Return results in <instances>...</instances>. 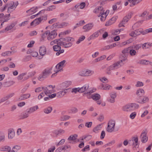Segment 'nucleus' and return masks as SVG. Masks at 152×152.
Masks as SVG:
<instances>
[{
  "instance_id": "nucleus-58",
  "label": "nucleus",
  "mask_w": 152,
  "mask_h": 152,
  "mask_svg": "<svg viewBox=\"0 0 152 152\" xmlns=\"http://www.w3.org/2000/svg\"><path fill=\"white\" fill-rule=\"evenodd\" d=\"M53 42L54 44H56L59 45H60V42H61V39H56L55 40H54L53 41Z\"/></svg>"
},
{
  "instance_id": "nucleus-52",
  "label": "nucleus",
  "mask_w": 152,
  "mask_h": 152,
  "mask_svg": "<svg viewBox=\"0 0 152 152\" xmlns=\"http://www.w3.org/2000/svg\"><path fill=\"white\" fill-rule=\"evenodd\" d=\"M115 142V140H113L110 141V142L104 145V147H106L108 146H111L112 145L114 144Z\"/></svg>"
},
{
  "instance_id": "nucleus-39",
  "label": "nucleus",
  "mask_w": 152,
  "mask_h": 152,
  "mask_svg": "<svg viewBox=\"0 0 152 152\" xmlns=\"http://www.w3.org/2000/svg\"><path fill=\"white\" fill-rule=\"evenodd\" d=\"M102 124H99L94 128L93 129V132H94L97 133L98 131L99 130L102 128Z\"/></svg>"
},
{
  "instance_id": "nucleus-26",
  "label": "nucleus",
  "mask_w": 152,
  "mask_h": 152,
  "mask_svg": "<svg viewBox=\"0 0 152 152\" xmlns=\"http://www.w3.org/2000/svg\"><path fill=\"white\" fill-rule=\"evenodd\" d=\"M43 92L45 95L48 96V95H49L50 94L53 92V91L52 90L50 89L48 87H43Z\"/></svg>"
},
{
  "instance_id": "nucleus-13",
  "label": "nucleus",
  "mask_w": 152,
  "mask_h": 152,
  "mask_svg": "<svg viewBox=\"0 0 152 152\" xmlns=\"http://www.w3.org/2000/svg\"><path fill=\"white\" fill-rule=\"evenodd\" d=\"M94 26V24L93 23H90L84 26L83 27L82 29L84 32H89L92 29Z\"/></svg>"
},
{
  "instance_id": "nucleus-18",
  "label": "nucleus",
  "mask_w": 152,
  "mask_h": 152,
  "mask_svg": "<svg viewBox=\"0 0 152 152\" xmlns=\"http://www.w3.org/2000/svg\"><path fill=\"white\" fill-rule=\"evenodd\" d=\"M101 30H100L95 32L88 37V40L90 41L98 37L99 35V33L101 32Z\"/></svg>"
},
{
  "instance_id": "nucleus-34",
  "label": "nucleus",
  "mask_w": 152,
  "mask_h": 152,
  "mask_svg": "<svg viewBox=\"0 0 152 152\" xmlns=\"http://www.w3.org/2000/svg\"><path fill=\"white\" fill-rule=\"evenodd\" d=\"M142 44H137L134 45H133L130 46L131 49H134L136 50H138L142 46Z\"/></svg>"
},
{
  "instance_id": "nucleus-21",
  "label": "nucleus",
  "mask_w": 152,
  "mask_h": 152,
  "mask_svg": "<svg viewBox=\"0 0 152 152\" xmlns=\"http://www.w3.org/2000/svg\"><path fill=\"white\" fill-rule=\"evenodd\" d=\"M149 100V98L146 96H144L142 98H137L138 102L141 104L145 103L148 102Z\"/></svg>"
},
{
  "instance_id": "nucleus-5",
  "label": "nucleus",
  "mask_w": 152,
  "mask_h": 152,
  "mask_svg": "<svg viewBox=\"0 0 152 152\" xmlns=\"http://www.w3.org/2000/svg\"><path fill=\"white\" fill-rule=\"evenodd\" d=\"M94 73V71L88 69H84L79 72V75L83 77L91 76Z\"/></svg>"
},
{
  "instance_id": "nucleus-24",
  "label": "nucleus",
  "mask_w": 152,
  "mask_h": 152,
  "mask_svg": "<svg viewBox=\"0 0 152 152\" xmlns=\"http://www.w3.org/2000/svg\"><path fill=\"white\" fill-rule=\"evenodd\" d=\"M72 82L71 81H66L61 84V88L63 89H66L70 86Z\"/></svg>"
},
{
  "instance_id": "nucleus-36",
  "label": "nucleus",
  "mask_w": 152,
  "mask_h": 152,
  "mask_svg": "<svg viewBox=\"0 0 152 152\" xmlns=\"http://www.w3.org/2000/svg\"><path fill=\"white\" fill-rule=\"evenodd\" d=\"M29 114H30L27 112V110H26V112L23 113L21 114V118L24 119L27 118L29 116Z\"/></svg>"
},
{
  "instance_id": "nucleus-63",
  "label": "nucleus",
  "mask_w": 152,
  "mask_h": 152,
  "mask_svg": "<svg viewBox=\"0 0 152 152\" xmlns=\"http://www.w3.org/2000/svg\"><path fill=\"white\" fill-rule=\"evenodd\" d=\"M140 26L139 23L137 22L134 24L132 27V29L134 30V29L137 28Z\"/></svg>"
},
{
  "instance_id": "nucleus-8",
  "label": "nucleus",
  "mask_w": 152,
  "mask_h": 152,
  "mask_svg": "<svg viewBox=\"0 0 152 152\" xmlns=\"http://www.w3.org/2000/svg\"><path fill=\"white\" fill-rule=\"evenodd\" d=\"M122 65L121 62H120L119 61L114 63L107 68V70L108 71L107 73L108 74H110L111 72L110 71L117 69Z\"/></svg>"
},
{
  "instance_id": "nucleus-17",
  "label": "nucleus",
  "mask_w": 152,
  "mask_h": 152,
  "mask_svg": "<svg viewBox=\"0 0 152 152\" xmlns=\"http://www.w3.org/2000/svg\"><path fill=\"white\" fill-rule=\"evenodd\" d=\"M110 98L108 99V101L110 102L113 103L115 102V99L117 96V94L116 92H113L110 94Z\"/></svg>"
},
{
  "instance_id": "nucleus-14",
  "label": "nucleus",
  "mask_w": 152,
  "mask_h": 152,
  "mask_svg": "<svg viewBox=\"0 0 152 152\" xmlns=\"http://www.w3.org/2000/svg\"><path fill=\"white\" fill-rule=\"evenodd\" d=\"M60 46V45H54L53 46V49L55 51L58 52L56 53V55L57 56L59 55L61 53H63L64 52V50L63 49H61Z\"/></svg>"
},
{
  "instance_id": "nucleus-45",
  "label": "nucleus",
  "mask_w": 152,
  "mask_h": 152,
  "mask_svg": "<svg viewBox=\"0 0 152 152\" xmlns=\"http://www.w3.org/2000/svg\"><path fill=\"white\" fill-rule=\"evenodd\" d=\"M64 40L67 41L68 42H73L75 41L74 39L72 37H68L65 38H64Z\"/></svg>"
},
{
  "instance_id": "nucleus-35",
  "label": "nucleus",
  "mask_w": 152,
  "mask_h": 152,
  "mask_svg": "<svg viewBox=\"0 0 152 152\" xmlns=\"http://www.w3.org/2000/svg\"><path fill=\"white\" fill-rule=\"evenodd\" d=\"M86 6V4L85 2H83L81 3L80 4H78L75 6V7L76 8H80V9H83Z\"/></svg>"
},
{
  "instance_id": "nucleus-49",
  "label": "nucleus",
  "mask_w": 152,
  "mask_h": 152,
  "mask_svg": "<svg viewBox=\"0 0 152 152\" xmlns=\"http://www.w3.org/2000/svg\"><path fill=\"white\" fill-rule=\"evenodd\" d=\"M26 74V73H23L19 75L17 77V79L18 80H22L24 76Z\"/></svg>"
},
{
  "instance_id": "nucleus-46",
  "label": "nucleus",
  "mask_w": 152,
  "mask_h": 152,
  "mask_svg": "<svg viewBox=\"0 0 152 152\" xmlns=\"http://www.w3.org/2000/svg\"><path fill=\"white\" fill-rule=\"evenodd\" d=\"M14 83L12 81H9L5 83L4 84V87H7L12 85Z\"/></svg>"
},
{
  "instance_id": "nucleus-60",
  "label": "nucleus",
  "mask_w": 152,
  "mask_h": 152,
  "mask_svg": "<svg viewBox=\"0 0 152 152\" xmlns=\"http://www.w3.org/2000/svg\"><path fill=\"white\" fill-rule=\"evenodd\" d=\"M10 51H7L5 52L4 53H3L1 55L3 56H9L10 55Z\"/></svg>"
},
{
  "instance_id": "nucleus-22",
  "label": "nucleus",
  "mask_w": 152,
  "mask_h": 152,
  "mask_svg": "<svg viewBox=\"0 0 152 152\" xmlns=\"http://www.w3.org/2000/svg\"><path fill=\"white\" fill-rule=\"evenodd\" d=\"M132 15L133 13L132 12H130L122 20L126 24L131 18Z\"/></svg>"
},
{
  "instance_id": "nucleus-48",
  "label": "nucleus",
  "mask_w": 152,
  "mask_h": 152,
  "mask_svg": "<svg viewBox=\"0 0 152 152\" xmlns=\"http://www.w3.org/2000/svg\"><path fill=\"white\" fill-rule=\"evenodd\" d=\"M53 26L54 27H57L58 28H63L61 23H56L53 24Z\"/></svg>"
},
{
  "instance_id": "nucleus-62",
  "label": "nucleus",
  "mask_w": 152,
  "mask_h": 152,
  "mask_svg": "<svg viewBox=\"0 0 152 152\" xmlns=\"http://www.w3.org/2000/svg\"><path fill=\"white\" fill-rule=\"evenodd\" d=\"M152 32V28H150L148 29H146L143 31V35L146 34L149 32Z\"/></svg>"
},
{
  "instance_id": "nucleus-44",
  "label": "nucleus",
  "mask_w": 152,
  "mask_h": 152,
  "mask_svg": "<svg viewBox=\"0 0 152 152\" xmlns=\"http://www.w3.org/2000/svg\"><path fill=\"white\" fill-rule=\"evenodd\" d=\"M15 26V24L14 23H12L10 25L7 26L5 28V30L8 31L11 29Z\"/></svg>"
},
{
  "instance_id": "nucleus-20",
  "label": "nucleus",
  "mask_w": 152,
  "mask_h": 152,
  "mask_svg": "<svg viewBox=\"0 0 152 152\" xmlns=\"http://www.w3.org/2000/svg\"><path fill=\"white\" fill-rule=\"evenodd\" d=\"M146 133L144 132H142L140 136L141 142L143 143L146 142L148 140V137L146 136Z\"/></svg>"
},
{
  "instance_id": "nucleus-10",
  "label": "nucleus",
  "mask_w": 152,
  "mask_h": 152,
  "mask_svg": "<svg viewBox=\"0 0 152 152\" xmlns=\"http://www.w3.org/2000/svg\"><path fill=\"white\" fill-rule=\"evenodd\" d=\"M18 4V2H12L9 4H7V5L8 6V12H11L13 11V10H14Z\"/></svg>"
},
{
  "instance_id": "nucleus-11",
  "label": "nucleus",
  "mask_w": 152,
  "mask_h": 152,
  "mask_svg": "<svg viewBox=\"0 0 152 152\" xmlns=\"http://www.w3.org/2000/svg\"><path fill=\"white\" fill-rule=\"evenodd\" d=\"M66 61L63 60L58 63L56 66L57 70H56V73L59 71H63V68L65 66V63Z\"/></svg>"
},
{
  "instance_id": "nucleus-59",
  "label": "nucleus",
  "mask_w": 152,
  "mask_h": 152,
  "mask_svg": "<svg viewBox=\"0 0 152 152\" xmlns=\"http://www.w3.org/2000/svg\"><path fill=\"white\" fill-rule=\"evenodd\" d=\"M56 9L55 6L52 5L48 7L46 10L47 11H52Z\"/></svg>"
},
{
  "instance_id": "nucleus-19",
  "label": "nucleus",
  "mask_w": 152,
  "mask_h": 152,
  "mask_svg": "<svg viewBox=\"0 0 152 152\" xmlns=\"http://www.w3.org/2000/svg\"><path fill=\"white\" fill-rule=\"evenodd\" d=\"M111 88L112 86L108 84H104L101 83L99 86V88L100 89L105 90H109Z\"/></svg>"
},
{
  "instance_id": "nucleus-57",
  "label": "nucleus",
  "mask_w": 152,
  "mask_h": 152,
  "mask_svg": "<svg viewBox=\"0 0 152 152\" xmlns=\"http://www.w3.org/2000/svg\"><path fill=\"white\" fill-rule=\"evenodd\" d=\"M99 80L103 83H105V82L107 83L108 81V79L105 77H101L99 78Z\"/></svg>"
},
{
  "instance_id": "nucleus-42",
  "label": "nucleus",
  "mask_w": 152,
  "mask_h": 152,
  "mask_svg": "<svg viewBox=\"0 0 152 152\" xmlns=\"http://www.w3.org/2000/svg\"><path fill=\"white\" fill-rule=\"evenodd\" d=\"M129 52L130 55L132 56H134L137 54L136 51L134 49H130Z\"/></svg>"
},
{
  "instance_id": "nucleus-37",
  "label": "nucleus",
  "mask_w": 152,
  "mask_h": 152,
  "mask_svg": "<svg viewBox=\"0 0 152 152\" xmlns=\"http://www.w3.org/2000/svg\"><path fill=\"white\" fill-rule=\"evenodd\" d=\"M77 137V135L76 134L72 135L68 138L67 140L69 141H74L76 139Z\"/></svg>"
},
{
  "instance_id": "nucleus-23",
  "label": "nucleus",
  "mask_w": 152,
  "mask_h": 152,
  "mask_svg": "<svg viewBox=\"0 0 152 152\" xmlns=\"http://www.w3.org/2000/svg\"><path fill=\"white\" fill-rule=\"evenodd\" d=\"M39 54L42 56H45L46 53V47L42 46L40 47L39 51Z\"/></svg>"
},
{
  "instance_id": "nucleus-61",
  "label": "nucleus",
  "mask_w": 152,
  "mask_h": 152,
  "mask_svg": "<svg viewBox=\"0 0 152 152\" xmlns=\"http://www.w3.org/2000/svg\"><path fill=\"white\" fill-rule=\"evenodd\" d=\"M70 117L68 115H64L62 116L61 118V120L62 121H65L69 119Z\"/></svg>"
},
{
  "instance_id": "nucleus-31",
  "label": "nucleus",
  "mask_w": 152,
  "mask_h": 152,
  "mask_svg": "<svg viewBox=\"0 0 152 152\" xmlns=\"http://www.w3.org/2000/svg\"><path fill=\"white\" fill-rule=\"evenodd\" d=\"M30 96V94H24L21 95L19 98L20 100H23L29 98Z\"/></svg>"
},
{
  "instance_id": "nucleus-16",
  "label": "nucleus",
  "mask_w": 152,
  "mask_h": 152,
  "mask_svg": "<svg viewBox=\"0 0 152 152\" xmlns=\"http://www.w3.org/2000/svg\"><path fill=\"white\" fill-rule=\"evenodd\" d=\"M129 142L132 143L133 148H138L139 146L138 143V138L137 137H134L132 138V140Z\"/></svg>"
},
{
  "instance_id": "nucleus-51",
  "label": "nucleus",
  "mask_w": 152,
  "mask_h": 152,
  "mask_svg": "<svg viewBox=\"0 0 152 152\" xmlns=\"http://www.w3.org/2000/svg\"><path fill=\"white\" fill-rule=\"evenodd\" d=\"M137 115V113L135 112L132 113L130 115L129 118L132 119H133Z\"/></svg>"
},
{
  "instance_id": "nucleus-6",
  "label": "nucleus",
  "mask_w": 152,
  "mask_h": 152,
  "mask_svg": "<svg viewBox=\"0 0 152 152\" xmlns=\"http://www.w3.org/2000/svg\"><path fill=\"white\" fill-rule=\"evenodd\" d=\"M115 125V121L113 120H110L108 122L106 128L107 131L109 132H112L114 131Z\"/></svg>"
},
{
  "instance_id": "nucleus-3",
  "label": "nucleus",
  "mask_w": 152,
  "mask_h": 152,
  "mask_svg": "<svg viewBox=\"0 0 152 152\" xmlns=\"http://www.w3.org/2000/svg\"><path fill=\"white\" fill-rule=\"evenodd\" d=\"M52 69V67H51L44 69L42 73L38 77L37 79L39 81H42L47 78L52 74L51 71Z\"/></svg>"
},
{
  "instance_id": "nucleus-50",
  "label": "nucleus",
  "mask_w": 152,
  "mask_h": 152,
  "mask_svg": "<svg viewBox=\"0 0 152 152\" xmlns=\"http://www.w3.org/2000/svg\"><path fill=\"white\" fill-rule=\"evenodd\" d=\"M142 48L143 49L148 48L150 47V43H145L142 44Z\"/></svg>"
},
{
  "instance_id": "nucleus-29",
  "label": "nucleus",
  "mask_w": 152,
  "mask_h": 152,
  "mask_svg": "<svg viewBox=\"0 0 152 152\" xmlns=\"http://www.w3.org/2000/svg\"><path fill=\"white\" fill-rule=\"evenodd\" d=\"M15 136V132L13 129H10L8 130V137L9 139H12Z\"/></svg>"
},
{
  "instance_id": "nucleus-55",
  "label": "nucleus",
  "mask_w": 152,
  "mask_h": 152,
  "mask_svg": "<svg viewBox=\"0 0 152 152\" xmlns=\"http://www.w3.org/2000/svg\"><path fill=\"white\" fill-rule=\"evenodd\" d=\"M65 139H62L58 143L56 144L57 146L63 145L65 142Z\"/></svg>"
},
{
  "instance_id": "nucleus-38",
  "label": "nucleus",
  "mask_w": 152,
  "mask_h": 152,
  "mask_svg": "<svg viewBox=\"0 0 152 152\" xmlns=\"http://www.w3.org/2000/svg\"><path fill=\"white\" fill-rule=\"evenodd\" d=\"M92 98L94 100H97L100 99V96L98 94H94L92 95Z\"/></svg>"
},
{
  "instance_id": "nucleus-43",
  "label": "nucleus",
  "mask_w": 152,
  "mask_h": 152,
  "mask_svg": "<svg viewBox=\"0 0 152 152\" xmlns=\"http://www.w3.org/2000/svg\"><path fill=\"white\" fill-rule=\"evenodd\" d=\"M85 38L86 37L84 36H81L77 40V41L76 43L77 44H79L81 42L83 41L85 39Z\"/></svg>"
},
{
  "instance_id": "nucleus-40",
  "label": "nucleus",
  "mask_w": 152,
  "mask_h": 152,
  "mask_svg": "<svg viewBox=\"0 0 152 152\" xmlns=\"http://www.w3.org/2000/svg\"><path fill=\"white\" fill-rule=\"evenodd\" d=\"M128 1L130 7H133L137 4V0H128Z\"/></svg>"
},
{
  "instance_id": "nucleus-27",
  "label": "nucleus",
  "mask_w": 152,
  "mask_h": 152,
  "mask_svg": "<svg viewBox=\"0 0 152 152\" xmlns=\"http://www.w3.org/2000/svg\"><path fill=\"white\" fill-rule=\"evenodd\" d=\"M65 132V130L63 129H60L59 130H55L53 132V134H55L56 137H57L59 135L64 134Z\"/></svg>"
},
{
  "instance_id": "nucleus-41",
  "label": "nucleus",
  "mask_w": 152,
  "mask_h": 152,
  "mask_svg": "<svg viewBox=\"0 0 152 152\" xmlns=\"http://www.w3.org/2000/svg\"><path fill=\"white\" fill-rule=\"evenodd\" d=\"M65 95V92L63 91H61L56 93V96L58 98H61Z\"/></svg>"
},
{
  "instance_id": "nucleus-47",
  "label": "nucleus",
  "mask_w": 152,
  "mask_h": 152,
  "mask_svg": "<svg viewBox=\"0 0 152 152\" xmlns=\"http://www.w3.org/2000/svg\"><path fill=\"white\" fill-rule=\"evenodd\" d=\"M131 42L130 41V40H128L127 41H126L124 42H123L119 44L118 45L119 47H122L127 44H128Z\"/></svg>"
},
{
  "instance_id": "nucleus-25",
  "label": "nucleus",
  "mask_w": 152,
  "mask_h": 152,
  "mask_svg": "<svg viewBox=\"0 0 152 152\" xmlns=\"http://www.w3.org/2000/svg\"><path fill=\"white\" fill-rule=\"evenodd\" d=\"M130 49H131L130 47L126 48L122 50V55L121 56L123 57H126L129 52Z\"/></svg>"
},
{
  "instance_id": "nucleus-33",
  "label": "nucleus",
  "mask_w": 152,
  "mask_h": 152,
  "mask_svg": "<svg viewBox=\"0 0 152 152\" xmlns=\"http://www.w3.org/2000/svg\"><path fill=\"white\" fill-rule=\"evenodd\" d=\"M52 107L51 106H49L44 109V112L46 114H48L50 113L52 111Z\"/></svg>"
},
{
  "instance_id": "nucleus-9",
  "label": "nucleus",
  "mask_w": 152,
  "mask_h": 152,
  "mask_svg": "<svg viewBox=\"0 0 152 152\" xmlns=\"http://www.w3.org/2000/svg\"><path fill=\"white\" fill-rule=\"evenodd\" d=\"M89 86L88 85H84L82 87L80 88V93L85 92L84 94H91L93 93V92L92 91L89 90Z\"/></svg>"
},
{
  "instance_id": "nucleus-54",
  "label": "nucleus",
  "mask_w": 152,
  "mask_h": 152,
  "mask_svg": "<svg viewBox=\"0 0 152 152\" xmlns=\"http://www.w3.org/2000/svg\"><path fill=\"white\" fill-rule=\"evenodd\" d=\"M36 74V72L33 71L30 72L29 73V75L27 77H25V80H26L29 78L30 77H32L34 76Z\"/></svg>"
},
{
  "instance_id": "nucleus-15",
  "label": "nucleus",
  "mask_w": 152,
  "mask_h": 152,
  "mask_svg": "<svg viewBox=\"0 0 152 152\" xmlns=\"http://www.w3.org/2000/svg\"><path fill=\"white\" fill-rule=\"evenodd\" d=\"M64 40V38H61L60 45L65 48L70 47L72 45L71 42H68Z\"/></svg>"
},
{
  "instance_id": "nucleus-12",
  "label": "nucleus",
  "mask_w": 152,
  "mask_h": 152,
  "mask_svg": "<svg viewBox=\"0 0 152 152\" xmlns=\"http://www.w3.org/2000/svg\"><path fill=\"white\" fill-rule=\"evenodd\" d=\"M143 29L141 28H140L136 30H135L134 31H132L129 35L132 37H135L141 34L143 35Z\"/></svg>"
},
{
  "instance_id": "nucleus-32",
  "label": "nucleus",
  "mask_w": 152,
  "mask_h": 152,
  "mask_svg": "<svg viewBox=\"0 0 152 152\" xmlns=\"http://www.w3.org/2000/svg\"><path fill=\"white\" fill-rule=\"evenodd\" d=\"M37 9V7H34L30 9L29 10L26 11V12L29 13V15H31L36 12Z\"/></svg>"
},
{
  "instance_id": "nucleus-53",
  "label": "nucleus",
  "mask_w": 152,
  "mask_h": 152,
  "mask_svg": "<svg viewBox=\"0 0 152 152\" xmlns=\"http://www.w3.org/2000/svg\"><path fill=\"white\" fill-rule=\"evenodd\" d=\"M70 113H75L78 111V109L75 107L72 108L70 110Z\"/></svg>"
},
{
  "instance_id": "nucleus-1",
  "label": "nucleus",
  "mask_w": 152,
  "mask_h": 152,
  "mask_svg": "<svg viewBox=\"0 0 152 152\" xmlns=\"http://www.w3.org/2000/svg\"><path fill=\"white\" fill-rule=\"evenodd\" d=\"M103 7H99L95 8L94 12L96 14L99 13V14L98 15V17H101L100 20L102 21H104L106 18L109 13V10H107L105 12H104Z\"/></svg>"
},
{
  "instance_id": "nucleus-28",
  "label": "nucleus",
  "mask_w": 152,
  "mask_h": 152,
  "mask_svg": "<svg viewBox=\"0 0 152 152\" xmlns=\"http://www.w3.org/2000/svg\"><path fill=\"white\" fill-rule=\"evenodd\" d=\"M145 94L144 91L142 88L137 90L136 92V94L137 96V98H140L141 96Z\"/></svg>"
},
{
  "instance_id": "nucleus-56",
  "label": "nucleus",
  "mask_w": 152,
  "mask_h": 152,
  "mask_svg": "<svg viewBox=\"0 0 152 152\" xmlns=\"http://www.w3.org/2000/svg\"><path fill=\"white\" fill-rule=\"evenodd\" d=\"M10 149V147L8 146H5L1 148V151H7Z\"/></svg>"
},
{
  "instance_id": "nucleus-30",
  "label": "nucleus",
  "mask_w": 152,
  "mask_h": 152,
  "mask_svg": "<svg viewBox=\"0 0 152 152\" xmlns=\"http://www.w3.org/2000/svg\"><path fill=\"white\" fill-rule=\"evenodd\" d=\"M39 107L37 105L32 107L27 110V112L30 114L32 113L38 109Z\"/></svg>"
},
{
  "instance_id": "nucleus-4",
  "label": "nucleus",
  "mask_w": 152,
  "mask_h": 152,
  "mask_svg": "<svg viewBox=\"0 0 152 152\" xmlns=\"http://www.w3.org/2000/svg\"><path fill=\"white\" fill-rule=\"evenodd\" d=\"M45 35H46L48 40H51L56 37L57 35V34L56 31L55 30H53L51 32L50 31L48 30L43 34V36Z\"/></svg>"
},
{
  "instance_id": "nucleus-64",
  "label": "nucleus",
  "mask_w": 152,
  "mask_h": 152,
  "mask_svg": "<svg viewBox=\"0 0 152 152\" xmlns=\"http://www.w3.org/2000/svg\"><path fill=\"white\" fill-rule=\"evenodd\" d=\"M143 84L142 82L140 81H138L137 82L135 86L137 87H140L143 86Z\"/></svg>"
},
{
  "instance_id": "nucleus-7",
  "label": "nucleus",
  "mask_w": 152,
  "mask_h": 152,
  "mask_svg": "<svg viewBox=\"0 0 152 152\" xmlns=\"http://www.w3.org/2000/svg\"><path fill=\"white\" fill-rule=\"evenodd\" d=\"M47 16L46 15L43 16H41L40 18L35 19L31 23V26H36L41 23L42 21L44 22L47 19Z\"/></svg>"
},
{
  "instance_id": "nucleus-2",
  "label": "nucleus",
  "mask_w": 152,
  "mask_h": 152,
  "mask_svg": "<svg viewBox=\"0 0 152 152\" xmlns=\"http://www.w3.org/2000/svg\"><path fill=\"white\" fill-rule=\"evenodd\" d=\"M139 107V105L135 103H129L123 106L122 110L124 112H130Z\"/></svg>"
}]
</instances>
